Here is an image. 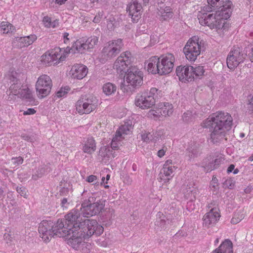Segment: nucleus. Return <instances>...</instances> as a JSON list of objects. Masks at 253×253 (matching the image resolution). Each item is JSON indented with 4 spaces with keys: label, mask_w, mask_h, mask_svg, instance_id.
<instances>
[{
    "label": "nucleus",
    "mask_w": 253,
    "mask_h": 253,
    "mask_svg": "<svg viewBox=\"0 0 253 253\" xmlns=\"http://www.w3.org/2000/svg\"><path fill=\"white\" fill-rule=\"evenodd\" d=\"M233 118L229 113L219 111L209 116L201 125L205 128H212L209 140L215 144L227 140L226 135L231 128Z\"/></svg>",
    "instance_id": "f257e3e1"
},
{
    "label": "nucleus",
    "mask_w": 253,
    "mask_h": 253,
    "mask_svg": "<svg viewBox=\"0 0 253 253\" xmlns=\"http://www.w3.org/2000/svg\"><path fill=\"white\" fill-rule=\"evenodd\" d=\"M232 11L229 8L225 10H217L211 13L206 12L203 9L199 12L198 18L199 23L203 26H207L210 29L217 31H226L229 27L228 19L230 17Z\"/></svg>",
    "instance_id": "f03ea898"
},
{
    "label": "nucleus",
    "mask_w": 253,
    "mask_h": 253,
    "mask_svg": "<svg viewBox=\"0 0 253 253\" xmlns=\"http://www.w3.org/2000/svg\"><path fill=\"white\" fill-rule=\"evenodd\" d=\"M175 62V56L167 53L159 57L153 56L149 58L145 62V68L150 74L165 76L172 71Z\"/></svg>",
    "instance_id": "7ed1b4c3"
},
{
    "label": "nucleus",
    "mask_w": 253,
    "mask_h": 253,
    "mask_svg": "<svg viewBox=\"0 0 253 253\" xmlns=\"http://www.w3.org/2000/svg\"><path fill=\"white\" fill-rule=\"evenodd\" d=\"M85 237L84 228L82 227L80 224L70 228L66 239L68 245L74 250L79 251L82 253H89L91 245L90 243L84 241Z\"/></svg>",
    "instance_id": "20e7f679"
},
{
    "label": "nucleus",
    "mask_w": 253,
    "mask_h": 253,
    "mask_svg": "<svg viewBox=\"0 0 253 253\" xmlns=\"http://www.w3.org/2000/svg\"><path fill=\"white\" fill-rule=\"evenodd\" d=\"M143 73L138 68L132 67L126 73L121 89L126 93H132L143 84Z\"/></svg>",
    "instance_id": "39448f33"
},
{
    "label": "nucleus",
    "mask_w": 253,
    "mask_h": 253,
    "mask_svg": "<svg viewBox=\"0 0 253 253\" xmlns=\"http://www.w3.org/2000/svg\"><path fill=\"white\" fill-rule=\"evenodd\" d=\"M70 53L67 48L56 47L45 51L40 57L41 64L44 66H55L64 61Z\"/></svg>",
    "instance_id": "423d86ee"
},
{
    "label": "nucleus",
    "mask_w": 253,
    "mask_h": 253,
    "mask_svg": "<svg viewBox=\"0 0 253 253\" xmlns=\"http://www.w3.org/2000/svg\"><path fill=\"white\" fill-rule=\"evenodd\" d=\"M99 101L93 95L82 96L75 103V110L80 115H88L96 111L98 108Z\"/></svg>",
    "instance_id": "0eeeda50"
},
{
    "label": "nucleus",
    "mask_w": 253,
    "mask_h": 253,
    "mask_svg": "<svg viewBox=\"0 0 253 253\" xmlns=\"http://www.w3.org/2000/svg\"><path fill=\"white\" fill-rule=\"evenodd\" d=\"M202 42L198 36L190 38L183 48L185 58L189 62H194L201 54Z\"/></svg>",
    "instance_id": "6e6552de"
},
{
    "label": "nucleus",
    "mask_w": 253,
    "mask_h": 253,
    "mask_svg": "<svg viewBox=\"0 0 253 253\" xmlns=\"http://www.w3.org/2000/svg\"><path fill=\"white\" fill-rule=\"evenodd\" d=\"M53 86L52 81L47 75L42 74L37 79L35 84V89L38 97L43 99L51 93Z\"/></svg>",
    "instance_id": "1a4fd4ad"
},
{
    "label": "nucleus",
    "mask_w": 253,
    "mask_h": 253,
    "mask_svg": "<svg viewBox=\"0 0 253 253\" xmlns=\"http://www.w3.org/2000/svg\"><path fill=\"white\" fill-rule=\"evenodd\" d=\"M247 51L239 46H234L229 52L226 59L229 69L234 70L238 66L243 63L247 56Z\"/></svg>",
    "instance_id": "9d476101"
},
{
    "label": "nucleus",
    "mask_w": 253,
    "mask_h": 253,
    "mask_svg": "<svg viewBox=\"0 0 253 253\" xmlns=\"http://www.w3.org/2000/svg\"><path fill=\"white\" fill-rule=\"evenodd\" d=\"M132 129L131 122L128 121L122 125L116 131L111 142V148L114 150H118L121 145V142L125 138V135L129 134Z\"/></svg>",
    "instance_id": "9b49d317"
},
{
    "label": "nucleus",
    "mask_w": 253,
    "mask_h": 253,
    "mask_svg": "<svg viewBox=\"0 0 253 253\" xmlns=\"http://www.w3.org/2000/svg\"><path fill=\"white\" fill-rule=\"evenodd\" d=\"M104 207L105 202L104 201L100 200L89 204L84 202L82 204L80 211L82 216L89 217L100 213Z\"/></svg>",
    "instance_id": "f8f14e48"
},
{
    "label": "nucleus",
    "mask_w": 253,
    "mask_h": 253,
    "mask_svg": "<svg viewBox=\"0 0 253 253\" xmlns=\"http://www.w3.org/2000/svg\"><path fill=\"white\" fill-rule=\"evenodd\" d=\"M80 224L84 228L86 237H90L93 234L100 236L104 231L103 226L99 225L96 220L85 219Z\"/></svg>",
    "instance_id": "ddd939ff"
},
{
    "label": "nucleus",
    "mask_w": 253,
    "mask_h": 253,
    "mask_svg": "<svg viewBox=\"0 0 253 253\" xmlns=\"http://www.w3.org/2000/svg\"><path fill=\"white\" fill-rule=\"evenodd\" d=\"M124 46L123 40L117 39L109 41L102 50L103 53L112 58L120 52Z\"/></svg>",
    "instance_id": "4468645a"
},
{
    "label": "nucleus",
    "mask_w": 253,
    "mask_h": 253,
    "mask_svg": "<svg viewBox=\"0 0 253 253\" xmlns=\"http://www.w3.org/2000/svg\"><path fill=\"white\" fill-rule=\"evenodd\" d=\"M132 56L129 51L122 52L114 62L113 68L118 73H122L132 63Z\"/></svg>",
    "instance_id": "2eb2a0df"
},
{
    "label": "nucleus",
    "mask_w": 253,
    "mask_h": 253,
    "mask_svg": "<svg viewBox=\"0 0 253 253\" xmlns=\"http://www.w3.org/2000/svg\"><path fill=\"white\" fill-rule=\"evenodd\" d=\"M193 66H179L176 69V76L179 80L184 83H190L194 81L192 75Z\"/></svg>",
    "instance_id": "dca6fc26"
},
{
    "label": "nucleus",
    "mask_w": 253,
    "mask_h": 253,
    "mask_svg": "<svg viewBox=\"0 0 253 253\" xmlns=\"http://www.w3.org/2000/svg\"><path fill=\"white\" fill-rule=\"evenodd\" d=\"M63 219H59L52 226V233L53 235L59 238H66L71 227Z\"/></svg>",
    "instance_id": "f3484780"
},
{
    "label": "nucleus",
    "mask_w": 253,
    "mask_h": 253,
    "mask_svg": "<svg viewBox=\"0 0 253 253\" xmlns=\"http://www.w3.org/2000/svg\"><path fill=\"white\" fill-rule=\"evenodd\" d=\"M220 217L219 210L217 208L211 209L203 216V225L209 228L214 226Z\"/></svg>",
    "instance_id": "a211bd4d"
},
{
    "label": "nucleus",
    "mask_w": 253,
    "mask_h": 253,
    "mask_svg": "<svg viewBox=\"0 0 253 253\" xmlns=\"http://www.w3.org/2000/svg\"><path fill=\"white\" fill-rule=\"evenodd\" d=\"M134 104L139 109L147 110L155 105V101L148 95L138 94L135 97Z\"/></svg>",
    "instance_id": "6ab92c4d"
},
{
    "label": "nucleus",
    "mask_w": 253,
    "mask_h": 253,
    "mask_svg": "<svg viewBox=\"0 0 253 253\" xmlns=\"http://www.w3.org/2000/svg\"><path fill=\"white\" fill-rule=\"evenodd\" d=\"M142 6L136 0H132L127 5L126 11L132 21L137 22L141 17Z\"/></svg>",
    "instance_id": "aec40b11"
},
{
    "label": "nucleus",
    "mask_w": 253,
    "mask_h": 253,
    "mask_svg": "<svg viewBox=\"0 0 253 253\" xmlns=\"http://www.w3.org/2000/svg\"><path fill=\"white\" fill-rule=\"evenodd\" d=\"M88 72V68L85 65L76 63L72 66L70 75L73 79L82 80L87 75Z\"/></svg>",
    "instance_id": "412c9836"
},
{
    "label": "nucleus",
    "mask_w": 253,
    "mask_h": 253,
    "mask_svg": "<svg viewBox=\"0 0 253 253\" xmlns=\"http://www.w3.org/2000/svg\"><path fill=\"white\" fill-rule=\"evenodd\" d=\"M65 222L67 223L71 227L74 225H78L82 222V214L78 209H73L70 212L65 215L64 218Z\"/></svg>",
    "instance_id": "4be33fe9"
},
{
    "label": "nucleus",
    "mask_w": 253,
    "mask_h": 253,
    "mask_svg": "<svg viewBox=\"0 0 253 253\" xmlns=\"http://www.w3.org/2000/svg\"><path fill=\"white\" fill-rule=\"evenodd\" d=\"M39 232L40 237L45 243L49 242L54 236L52 233V226L47 221H43L40 223Z\"/></svg>",
    "instance_id": "5701e85b"
},
{
    "label": "nucleus",
    "mask_w": 253,
    "mask_h": 253,
    "mask_svg": "<svg viewBox=\"0 0 253 253\" xmlns=\"http://www.w3.org/2000/svg\"><path fill=\"white\" fill-rule=\"evenodd\" d=\"M210 6L219 9V10H225L229 8L232 11V3L231 0H207Z\"/></svg>",
    "instance_id": "b1692460"
},
{
    "label": "nucleus",
    "mask_w": 253,
    "mask_h": 253,
    "mask_svg": "<svg viewBox=\"0 0 253 253\" xmlns=\"http://www.w3.org/2000/svg\"><path fill=\"white\" fill-rule=\"evenodd\" d=\"M82 150L88 154H92L96 149V143L92 137L87 138L83 143Z\"/></svg>",
    "instance_id": "393cba45"
},
{
    "label": "nucleus",
    "mask_w": 253,
    "mask_h": 253,
    "mask_svg": "<svg viewBox=\"0 0 253 253\" xmlns=\"http://www.w3.org/2000/svg\"><path fill=\"white\" fill-rule=\"evenodd\" d=\"M212 253H233L232 242L229 239L225 240Z\"/></svg>",
    "instance_id": "a878e982"
},
{
    "label": "nucleus",
    "mask_w": 253,
    "mask_h": 253,
    "mask_svg": "<svg viewBox=\"0 0 253 253\" xmlns=\"http://www.w3.org/2000/svg\"><path fill=\"white\" fill-rule=\"evenodd\" d=\"M162 117H169L173 112V106L168 102H160L157 104Z\"/></svg>",
    "instance_id": "bb28decb"
},
{
    "label": "nucleus",
    "mask_w": 253,
    "mask_h": 253,
    "mask_svg": "<svg viewBox=\"0 0 253 253\" xmlns=\"http://www.w3.org/2000/svg\"><path fill=\"white\" fill-rule=\"evenodd\" d=\"M69 50H72L75 52L80 53H84L87 51L86 48V45L85 43V40L83 38H80L77 40L72 44L71 48Z\"/></svg>",
    "instance_id": "cd10ccee"
},
{
    "label": "nucleus",
    "mask_w": 253,
    "mask_h": 253,
    "mask_svg": "<svg viewBox=\"0 0 253 253\" xmlns=\"http://www.w3.org/2000/svg\"><path fill=\"white\" fill-rule=\"evenodd\" d=\"M13 94L18 95L20 98L26 99L29 101L33 99L32 92L27 86H23L17 91H14Z\"/></svg>",
    "instance_id": "c85d7f7f"
},
{
    "label": "nucleus",
    "mask_w": 253,
    "mask_h": 253,
    "mask_svg": "<svg viewBox=\"0 0 253 253\" xmlns=\"http://www.w3.org/2000/svg\"><path fill=\"white\" fill-rule=\"evenodd\" d=\"M37 39L35 34H31L28 36L20 37L18 39V45L21 47H27L32 44Z\"/></svg>",
    "instance_id": "c756f323"
},
{
    "label": "nucleus",
    "mask_w": 253,
    "mask_h": 253,
    "mask_svg": "<svg viewBox=\"0 0 253 253\" xmlns=\"http://www.w3.org/2000/svg\"><path fill=\"white\" fill-rule=\"evenodd\" d=\"M218 159L213 160V158L210 156L203 159L202 163V167L204 168L206 170L211 171L216 168L215 163H217Z\"/></svg>",
    "instance_id": "7c9ffc66"
},
{
    "label": "nucleus",
    "mask_w": 253,
    "mask_h": 253,
    "mask_svg": "<svg viewBox=\"0 0 253 253\" xmlns=\"http://www.w3.org/2000/svg\"><path fill=\"white\" fill-rule=\"evenodd\" d=\"M158 14L161 20H167L173 16L172 9L169 6L161 7L159 9Z\"/></svg>",
    "instance_id": "2f4dec72"
},
{
    "label": "nucleus",
    "mask_w": 253,
    "mask_h": 253,
    "mask_svg": "<svg viewBox=\"0 0 253 253\" xmlns=\"http://www.w3.org/2000/svg\"><path fill=\"white\" fill-rule=\"evenodd\" d=\"M42 23L44 27L46 28H55L58 27L59 25V21L58 19L52 20L51 18L48 16H45L43 17Z\"/></svg>",
    "instance_id": "473e14b6"
},
{
    "label": "nucleus",
    "mask_w": 253,
    "mask_h": 253,
    "mask_svg": "<svg viewBox=\"0 0 253 253\" xmlns=\"http://www.w3.org/2000/svg\"><path fill=\"white\" fill-rule=\"evenodd\" d=\"M172 164L171 160H167L165 164L164 165L163 168L161 171V172L163 173V174H164L165 176H168V177H173L171 175L174 171V169H175V167L169 166V165Z\"/></svg>",
    "instance_id": "72a5a7b5"
},
{
    "label": "nucleus",
    "mask_w": 253,
    "mask_h": 253,
    "mask_svg": "<svg viewBox=\"0 0 253 253\" xmlns=\"http://www.w3.org/2000/svg\"><path fill=\"white\" fill-rule=\"evenodd\" d=\"M103 92L107 96H110L114 94L117 90L116 85L111 83H107L103 85Z\"/></svg>",
    "instance_id": "f704fd0d"
},
{
    "label": "nucleus",
    "mask_w": 253,
    "mask_h": 253,
    "mask_svg": "<svg viewBox=\"0 0 253 253\" xmlns=\"http://www.w3.org/2000/svg\"><path fill=\"white\" fill-rule=\"evenodd\" d=\"M99 38L97 36H92L85 40L87 51H90L98 42Z\"/></svg>",
    "instance_id": "c9c22d12"
},
{
    "label": "nucleus",
    "mask_w": 253,
    "mask_h": 253,
    "mask_svg": "<svg viewBox=\"0 0 253 253\" xmlns=\"http://www.w3.org/2000/svg\"><path fill=\"white\" fill-rule=\"evenodd\" d=\"M148 95L151 98H153L156 102L157 99H159L164 96V92L156 87H151L149 90Z\"/></svg>",
    "instance_id": "e433bc0d"
},
{
    "label": "nucleus",
    "mask_w": 253,
    "mask_h": 253,
    "mask_svg": "<svg viewBox=\"0 0 253 253\" xmlns=\"http://www.w3.org/2000/svg\"><path fill=\"white\" fill-rule=\"evenodd\" d=\"M192 75L194 77V80L197 79H200L204 75L205 72V69L202 66H193Z\"/></svg>",
    "instance_id": "4c0bfd02"
},
{
    "label": "nucleus",
    "mask_w": 253,
    "mask_h": 253,
    "mask_svg": "<svg viewBox=\"0 0 253 253\" xmlns=\"http://www.w3.org/2000/svg\"><path fill=\"white\" fill-rule=\"evenodd\" d=\"M14 30L13 26L7 21H2L0 24V32L3 34L12 32Z\"/></svg>",
    "instance_id": "58836bf2"
},
{
    "label": "nucleus",
    "mask_w": 253,
    "mask_h": 253,
    "mask_svg": "<svg viewBox=\"0 0 253 253\" xmlns=\"http://www.w3.org/2000/svg\"><path fill=\"white\" fill-rule=\"evenodd\" d=\"M161 114L157 105L155 108L150 109L147 114L148 117L155 120H159L162 117Z\"/></svg>",
    "instance_id": "ea45409f"
},
{
    "label": "nucleus",
    "mask_w": 253,
    "mask_h": 253,
    "mask_svg": "<svg viewBox=\"0 0 253 253\" xmlns=\"http://www.w3.org/2000/svg\"><path fill=\"white\" fill-rule=\"evenodd\" d=\"M210 187L213 194H216L219 190L218 180L215 176H213L210 182Z\"/></svg>",
    "instance_id": "a19ab883"
},
{
    "label": "nucleus",
    "mask_w": 253,
    "mask_h": 253,
    "mask_svg": "<svg viewBox=\"0 0 253 253\" xmlns=\"http://www.w3.org/2000/svg\"><path fill=\"white\" fill-rule=\"evenodd\" d=\"M70 89L71 88L69 86H62L56 92V96L58 98L64 97L69 92Z\"/></svg>",
    "instance_id": "79ce46f5"
},
{
    "label": "nucleus",
    "mask_w": 253,
    "mask_h": 253,
    "mask_svg": "<svg viewBox=\"0 0 253 253\" xmlns=\"http://www.w3.org/2000/svg\"><path fill=\"white\" fill-rule=\"evenodd\" d=\"M172 179V177H168L163 174V173L160 172L158 178V180L160 182L163 183V184L168 185L169 183L170 180Z\"/></svg>",
    "instance_id": "37998d69"
},
{
    "label": "nucleus",
    "mask_w": 253,
    "mask_h": 253,
    "mask_svg": "<svg viewBox=\"0 0 253 253\" xmlns=\"http://www.w3.org/2000/svg\"><path fill=\"white\" fill-rule=\"evenodd\" d=\"M23 162V159L21 157L13 158L11 159V168L14 169L18 166L22 164Z\"/></svg>",
    "instance_id": "c03bdc74"
},
{
    "label": "nucleus",
    "mask_w": 253,
    "mask_h": 253,
    "mask_svg": "<svg viewBox=\"0 0 253 253\" xmlns=\"http://www.w3.org/2000/svg\"><path fill=\"white\" fill-rule=\"evenodd\" d=\"M244 218L243 214L235 213L233 217L231 220L232 224H235L240 222Z\"/></svg>",
    "instance_id": "a18cd8bd"
},
{
    "label": "nucleus",
    "mask_w": 253,
    "mask_h": 253,
    "mask_svg": "<svg viewBox=\"0 0 253 253\" xmlns=\"http://www.w3.org/2000/svg\"><path fill=\"white\" fill-rule=\"evenodd\" d=\"M16 191L21 196L25 198H27V190L25 187H17L16 188Z\"/></svg>",
    "instance_id": "49530a36"
},
{
    "label": "nucleus",
    "mask_w": 253,
    "mask_h": 253,
    "mask_svg": "<svg viewBox=\"0 0 253 253\" xmlns=\"http://www.w3.org/2000/svg\"><path fill=\"white\" fill-rule=\"evenodd\" d=\"M193 115L192 112L189 111H187L186 112H185L182 116L183 121L186 122L191 121Z\"/></svg>",
    "instance_id": "de8ad7c7"
},
{
    "label": "nucleus",
    "mask_w": 253,
    "mask_h": 253,
    "mask_svg": "<svg viewBox=\"0 0 253 253\" xmlns=\"http://www.w3.org/2000/svg\"><path fill=\"white\" fill-rule=\"evenodd\" d=\"M152 137L150 132L144 131L141 134V138L143 141L148 142Z\"/></svg>",
    "instance_id": "09e8293b"
},
{
    "label": "nucleus",
    "mask_w": 253,
    "mask_h": 253,
    "mask_svg": "<svg viewBox=\"0 0 253 253\" xmlns=\"http://www.w3.org/2000/svg\"><path fill=\"white\" fill-rule=\"evenodd\" d=\"M102 17L103 12H98L94 17L93 22L95 23H99L101 21Z\"/></svg>",
    "instance_id": "8fccbe9b"
},
{
    "label": "nucleus",
    "mask_w": 253,
    "mask_h": 253,
    "mask_svg": "<svg viewBox=\"0 0 253 253\" xmlns=\"http://www.w3.org/2000/svg\"><path fill=\"white\" fill-rule=\"evenodd\" d=\"M36 113V110L34 108H29L26 111H24L23 115H34Z\"/></svg>",
    "instance_id": "3c124183"
},
{
    "label": "nucleus",
    "mask_w": 253,
    "mask_h": 253,
    "mask_svg": "<svg viewBox=\"0 0 253 253\" xmlns=\"http://www.w3.org/2000/svg\"><path fill=\"white\" fill-rule=\"evenodd\" d=\"M248 57L251 62H253V45L249 47Z\"/></svg>",
    "instance_id": "603ef678"
},
{
    "label": "nucleus",
    "mask_w": 253,
    "mask_h": 253,
    "mask_svg": "<svg viewBox=\"0 0 253 253\" xmlns=\"http://www.w3.org/2000/svg\"><path fill=\"white\" fill-rule=\"evenodd\" d=\"M167 148L166 147H163L162 149L158 151L157 153V156L159 158H162L165 156Z\"/></svg>",
    "instance_id": "864d4df0"
},
{
    "label": "nucleus",
    "mask_w": 253,
    "mask_h": 253,
    "mask_svg": "<svg viewBox=\"0 0 253 253\" xmlns=\"http://www.w3.org/2000/svg\"><path fill=\"white\" fill-rule=\"evenodd\" d=\"M97 179V176L94 175H91L88 176L86 178V181L88 182H92L95 181Z\"/></svg>",
    "instance_id": "5fc2aeb1"
},
{
    "label": "nucleus",
    "mask_w": 253,
    "mask_h": 253,
    "mask_svg": "<svg viewBox=\"0 0 253 253\" xmlns=\"http://www.w3.org/2000/svg\"><path fill=\"white\" fill-rule=\"evenodd\" d=\"M4 238L7 241V242H11L12 239V237L9 233H5L4 235Z\"/></svg>",
    "instance_id": "6e6d98bb"
},
{
    "label": "nucleus",
    "mask_w": 253,
    "mask_h": 253,
    "mask_svg": "<svg viewBox=\"0 0 253 253\" xmlns=\"http://www.w3.org/2000/svg\"><path fill=\"white\" fill-rule=\"evenodd\" d=\"M69 36V33H68L67 32H65L63 34V37L64 39V43H67V42H69V39L68 38Z\"/></svg>",
    "instance_id": "4d7b16f0"
},
{
    "label": "nucleus",
    "mask_w": 253,
    "mask_h": 253,
    "mask_svg": "<svg viewBox=\"0 0 253 253\" xmlns=\"http://www.w3.org/2000/svg\"><path fill=\"white\" fill-rule=\"evenodd\" d=\"M151 44H154L157 41V39L154 40V36H151L150 37Z\"/></svg>",
    "instance_id": "13d9d810"
},
{
    "label": "nucleus",
    "mask_w": 253,
    "mask_h": 253,
    "mask_svg": "<svg viewBox=\"0 0 253 253\" xmlns=\"http://www.w3.org/2000/svg\"><path fill=\"white\" fill-rule=\"evenodd\" d=\"M234 168H235L234 165H230V166L228 167V169H227L228 172H232V170L234 169Z\"/></svg>",
    "instance_id": "bf43d9fd"
},
{
    "label": "nucleus",
    "mask_w": 253,
    "mask_h": 253,
    "mask_svg": "<svg viewBox=\"0 0 253 253\" xmlns=\"http://www.w3.org/2000/svg\"><path fill=\"white\" fill-rule=\"evenodd\" d=\"M67 203V199L66 198L63 199V200L61 201L62 207H64Z\"/></svg>",
    "instance_id": "052dcab7"
},
{
    "label": "nucleus",
    "mask_w": 253,
    "mask_h": 253,
    "mask_svg": "<svg viewBox=\"0 0 253 253\" xmlns=\"http://www.w3.org/2000/svg\"><path fill=\"white\" fill-rule=\"evenodd\" d=\"M249 104L251 105L252 107H253V95L250 99Z\"/></svg>",
    "instance_id": "680f3d73"
},
{
    "label": "nucleus",
    "mask_w": 253,
    "mask_h": 253,
    "mask_svg": "<svg viewBox=\"0 0 253 253\" xmlns=\"http://www.w3.org/2000/svg\"><path fill=\"white\" fill-rule=\"evenodd\" d=\"M107 156L108 158H114L115 155L113 154H107Z\"/></svg>",
    "instance_id": "e2e57ef3"
},
{
    "label": "nucleus",
    "mask_w": 253,
    "mask_h": 253,
    "mask_svg": "<svg viewBox=\"0 0 253 253\" xmlns=\"http://www.w3.org/2000/svg\"><path fill=\"white\" fill-rule=\"evenodd\" d=\"M17 85L16 84H13V85H12L11 86H10V89L12 90V89H14L15 88L17 87Z\"/></svg>",
    "instance_id": "0e129e2a"
},
{
    "label": "nucleus",
    "mask_w": 253,
    "mask_h": 253,
    "mask_svg": "<svg viewBox=\"0 0 253 253\" xmlns=\"http://www.w3.org/2000/svg\"><path fill=\"white\" fill-rule=\"evenodd\" d=\"M219 242V239L218 238L216 239L214 241V244L217 245Z\"/></svg>",
    "instance_id": "69168bd1"
},
{
    "label": "nucleus",
    "mask_w": 253,
    "mask_h": 253,
    "mask_svg": "<svg viewBox=\"0 0 253 253\" xmlns=\"http://www.w3.org/2000/svg\"><path fill=\"white\" fill-rule=\"evenodd\" d=\"M249 160L250 161H253V154L249 158Z\"/></svg>",
    "instance_id": "338daca9"
},
{
    "label": "nucleus",
    "mask_w": 253,
    "mask_h": 253,
    "mask_svg": "<svg viewBox=\"0 0 253 253\" xmlns=\"http://www.w3.org/2000/svg\"><path fill=\"white\" fill-rule=\"evenodd\" d=\"M110 175L107 174L106 176V180L107 181L109 180L110 179Z\"/></svg>",
    "instance_id": "774afa93"
}]
</instances>
